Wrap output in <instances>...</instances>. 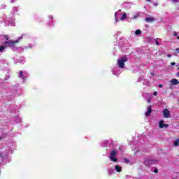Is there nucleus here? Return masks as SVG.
<instances>
[{"mask_svg": "<svg viewBox=\"0 0 179 179\" xmlns=\"http://www.w3.org/2000/svg\"><path fill=\"white\" fill-rule=\"evenodd\" d=\"M171 65H172V66L176 65V62H171Z\"/></svg>", "mask_w": 179, "mask_h": 179, "instance_id": "393cba45", "label": "nucleus"}, {"mask_svg": "<svg viewBox=\"0 0 179 179\" xmlns=\"http://www.w3.org/2000/svg\"><path fill=\"white\" fill-rule=\"evenodd\" d=\"M148 103H150V99L148 100Z\"/></svg>", "mask_w": 179, "mask_h": 179, "instance_id": "7c9ffc66", "label": "nucleus"}, {"mask_svg": "<svg viewBox=\"0 0 179 179\" xmlns=\"http://www.w3.org/2000/svg\"><path fill=\"white\" fill-rule=\"evenodd\" d=\"M20 78L21 79H22L23 80H24L26 79V78H24V76L23 75V71H20Z\"/></svg>", "mask_w": 179, "mask_h": 179, "instance_id": "9d476101", "label": "nucleus"}, {"mask_svg": "<svg viewBox=\"0 0 179 179\" xmlns=\"http://www.w3.org/2000/svg\"><path fill=\"white\" fill-rule=\"evenodd\" d=\"M5 48H6V46H0V52H2Z\"/></svg>", "mask_w": 179, "mask_h": 179, "instance_id": "dca6fc26", "label": "nucleus"}, {"mask_svg": "<svg viewBox=\"0 0 179 179\" xmlns=\"http://www.w3.org/2000/svg\"><path fill=\"white\" fill-rule=\"evenodd\" d=\"M154 173H159V170H157V169H155L154 170Z\"/></svg>", "mask_w": 179, "mask_h": 179, "instance_id": "412c9836", "label": "nucleus"}, {"mask_svg": "<svg viewBox=\"0 0 179 179\" xmlns=\"http://www.w3.org/2000/svg\"><path fill=\"white\" fill-rule=\"evenodd\" d=\"M171 85H179V82L178 80L176 79V78H173L172 80H171Z\"/></svg>", "mask_w": 179, "mask_h": 179, "instance_id": "6e6552de", "label": "nucleus"}, {"mask_svg": "<svg viewBox=\"0 0 179 179\" xmlns=\"http://www.w3.org/2000/svg\"><path fill=\"white\" fill-rule=\"evenodd\" d=\"M0 141H1V138H0Z\"/></svg>", "mask_w": 179, "mask_h": 179, "instance_id": "f704fd0d", "label": "nucleus"}, {"mask_svg": "<svg viewBox=\"0 0 179 179\" xmlns=\"http://www.w3.org/2000/svg\"><path fill=\"white\" fill-rule=\"evenodd\" d=\"M179 143V138H178L176 141L173 142L174 146L177 147L178 146Z\"/></svg>", "mask_w": 179, "mask_h": 179, "instance_id": "4468645a", "label": "nucleus"}, {"mask_svg": "<svg viewBox=\"0 0 179 179\" xmlns=\"http://www.w3.org/2000/svg\"><path fill=\"white\" fill-rule=\"evenodd\" d=\"M151 113H152V106L150 105L147 112L145 113V117H149V115H150Z\"/></svg>", "mask_w": 179, "mask_h": 179, "instance_id": "0eeeda50", "label": "nucleus"}, {"mask_svg": "<svg viewBox=\"0 0 179 179\" xmlns=\"http://www.w3.org/2000/svg\"><path fill=\"white\" fill-rule=\"evenodd\" d=\"M115 169L117 173H121V171H122V168L119 165L115 166Z\"/></svg>", "mask_w": 179, "mask_h": 179, "instance_id": "1a4fd4ad", "label": "nucleus"}, {"mask_svg": "<svg viewBox=\"0 0 179 179\" xmlns=\"http://www.w3.org/2000/svg\"><path fill=\"white\" fill-rule=\"evenodd\" d=\"M159 87H160V88L163 87V85L159 84Z\"/></svg>", "mask_w": 179, "mask_h": 179, "instance_id": "bb28decb", "label": "nucleus"}, {"mask_svg": "<svg viewBox=\"0 0 179 179\" xmlns=\"http://www.w3.org/2000/svg\"><path fill=\"white\" fill-rule=\"evenodd\" d=\"M155 163H157V160L155 159H147L145 161V164L147 166H150L151 164H155Z\"/></svg>", "mask_w": 179, "mask_h": 179, "instance_id": "20e7f679", "label": "nucleus"}, {"mask_svg": "<svg viewBox=\"0 0 179 179\" xmlns=\"http://www.w3.org/2000/svg\"><path fill=\"white\" fill-rule=\"evenodd\" d=\"M169 58H171V55H168Z\"/></svg>", "mask_w": 179, "mask_h": 179, "instance_id": "c85d7f7f", "label": "nucleus"}, {"mask_svg": "<svg viewBox=\"0 0 179 179\" xmlns=\"http://www.w3.org/2000/svg\"><path fill=\"white\" fill-rule=\"evenodd\" d=\"M141 33H142L141 29H137V30H136L135 34H136V36H139V34H141Z\"/></svg>", "mask_w": 179, "mask_h": 179, "instance_id": "ddd939ff", "label": "nucleus"}, {"mask_svg": "<svg viewBox=\"0 0 179 179\" xmlns=\"http://www.w3.org/2000/svg\"><path fill=\"white\" fill-rule=\"evenodd\" d=\"M173 1L175 3H177V2L179 1V0H173Z\"/></svg>", "mask_w": 179, "mask_h": 179, "instance_id": "4be33fe9", "label": "nucleus"}, {"mask_svg": "<svg viewBox=\"0 0 179 179\" xmlns=\"http://www.w3.org/2000/svg\"><path fill=\"white\" fill-rule=\"evenodd\" d=\"M178 40H179V36L177 37Z\"/></svg>", "mask_w": 179, "mask_h": 179, "instance_id": "2f4dec72", "label": "nucleus"}, {"mask_svg": "<svg viewBox=\"0 0 179 179\" xmlns=\"http://www.w3.org/2000/svg\"><path fill=\"white\" fill-rule=\"evenodd\" d=\"M163 115L164 118H171V115L170 114V110H169V109L165 108L163 110Z\"/></svg>", "mask_w": 179, "mask_h": 179, "instance_id": "7ed1b4c3", "label": "nucleus"}, {"mask_svg": "<svg viewBox=\"0 0 179 179\" xmlns=\"http://www.w3.org/2000/svg\"><path fill=\"white\" fill-rule=\"evenodd\" d=\"M115 156H117V150H113L110 152L109 159H110L111 162H115V163L118 162V159L115 158Z\"/></svg>", "mask_w": 179, "mask_h": 179, "instance_id": "f03ea898", "label": "nucleus"}, {"mask_svg": "<svg viewBox=\"0 0 179 179\" xmlns=\"http://www.w3.org/2000/svg\"><path fill=\"white\" fill-rule=\"evenodd\" d=\"M176 52L178 54H179V48H176Z\"/></svg>", "mask_w": 179, "mask_h": 179, "instance_id": "b1692460", "label": "nucleus"}, {"mask_svg": "<svg viewBox=\"0 0 179 179\" xmlns=\"http://www.w3.org/2000/svg\"><path fill=\"white\" fill-rule=\"evenodd\" d=\"M4 38L6 39V40H9V37L8 36H4Z\"/></svg>", "mask_w": 179, "mask_h": 179, "instance_id": "6ab92c4d", "label": "nucleus"}, {"mask_svg": "<svg viewBox=\"0 0 179 179\" xmlns=\"http://www.w3.org/2000/svg\"><path fill=\"white\" fill-rule=\"evenodd\" d=\"M125 19H127V13H124L122 16L120 18V20H125Z\"/></svg>", "mask_w": 179, "mask_h": 179, "instance_id": "f8f14e48", "label": "nucleus"}, {"mask_svg": "<svg viewBox=\"0 0 179 179\" xmlns=\"http://www.w3.org/2000/svg\"><path fill=\"white\" fill-rule=\"evenodd\" d=\"M165 128H167L169 127V124H164Z\"/></svg>", "mask_w": 179, "mask_h": 179, "instance_id": "a878e982", "label": "nucleus"}, {"mask_svg": "<svg viewBox=\"0 0 179 179\" xmlns=\"http://www.w3.org/2000/svg\"><path fill=\"white\" fill-rule=\"evenodd\" d=\"M125 62H128V58H127V57L124 56L122 58H121L120 59H119L117 60V64H118L119 68L124 69V68H125Z\"/></svg>", "mask_w": 179, "mask_h": 179, "instance_id": "f257e3e1", "label": "nucleus"}, {"mask_svg": "<svg viewBox=\"0 0 179 179\" xmlns=\"http://www.w3.org/2000/svg\"><path fill=\"white\" fill-rule=\"evenodd\" d=\"M178 70L179 71V67H178Z\"/></svg>", "mask_w": 179, "mask_h": 179, "instance_id": "473e14b6", "label": "nucleus"}, {"mask_svg": "<svg viewBox=\"0 0 179 179\" xmlns=\"http://www.w3.org/2000/svg\"><path fill=\"white\" fill-rule=\"evenodd\" d=\"M153 95H154V96H157V92L155 91V92H153Z\"/></svg>", "mask_w": 179, "mask_h": 179, "instance_id": "aec40b11", "label": "nucleus"}, {"mask_svg": "<svg viewBox=\"0 0 179 179\" xmlns=\"http://www.w3.org/2000/svg\"><path fill=\"white\" fill-rule=\"evenodd\" d=\"M0 157H1V154H0Z\"/></svg>", "mask_w": 179, "mask_h": 179, "instance_id": "72a5a7b5", "label": "nucleus"}, {"mask_svg": "<svg viewBox=\"0 0 179 179\" xmlns=\"http://www.w3.org/2000/svg\"><path fill=\"white\" fill-rule=\"evenodd\" d=\"M145 21L148 23H153V22H155V17H148L145 19Z\"/></svg>", "mask_w": 179, "mask_h": 179, "instance_id": "423d86ee", "label": "nucleus"}, {"mask_svg": "<svg viewBox=\"0 0 179 179\" xmlns=\"http://www.w3.org/2000/svg\"><path fill=\"white\" fill-rule=\"evenodd\" d=\"M138 17H139V15L136 14L134 17H132L131 19H138Z\"/></svg>", "mask_w": 179, "mask_h": 179, "instance_id": "a211bd4d", "label": "nucleus"}, {"mask_svg": "<svg viewBox=\"0 0 179 179\" xmlns=\"http://www.w3.org/2000/svg\"><path fill=\"white\" fill-rule=\"evenodd\" d=\"M148 2H152V0H147Z\"/></svg>", "mask_w": 179, "mask_h": 179, "instance_id": "c756f323", "label": "nucleus"}, {"mask_svg": "<svg viewBox=\"0 0 179 179\" xmlns=\"http://www.w3.org/2000/svg\"><path fill=\"white\" fill-rule=\"evenodd\" d=\"M173 36H175L176 37H177V36H178V35L177 34V32H174V33H173Z\"/></svg>", "mask_w": 179, "mask_h": 179, "instance_id": "5701e85b", "label": "nucleus"}, {"mask_svg": "<svg viewBox=\"0 0 179 179\" xmlns=\"http://www.w3.org/2000/svg\"><path fill=\"white\" fill-rule=\"evenodd\" d=\"M156 44H157V45H159L160 43H159V42L157 41H156Z\"/></svg>", "mask_w": 179, "mask_h": 179, "instance_id": "cd10ccee", "label": "nucleus"}, {"mask_svg": "<svg viewBox=\"0 0 179 179\" xmlns=\"http://www.w3.org/2000/svg\"><path fill=\"white\" fill-rule=\"evenodd\" d=\"M164 120L159 121V128H164Z\"/></svg>", "mask_w": 179, "mask_h": 179, "instance_id": "9b49d317", "label": "nucleus"}, {"mask_svg": "<svg viewBox=\"0 0 179 179\" xmlns=\"http://www.w3.org/2000/svg\"><path fill=\"white\" fill-rule=\"evenodd\" d=\"M124 162H125V163L128 164L129 163V159H128V158H124Z\"/></svg>", "mask_w": 179, "mask_h": 179, "instance_id": "f3484780", "label": "nucleus"}, {"mask_svg": "<svg viewBox=\"0 0 179 179\" xmlns=\"http://www.w3.org/2000/svg\"><path fill=\"white\" fill-rule=\"evenodd\" d=\"M108 174H109V176H111V174H114V170L113 169H109Z\"/></svg>", "mask_w": 179, "mask_h": 179, "instance_id": "2eb2a0df", "label": "nucleus"}, {"mask_svg": "<svg viewBox=\"0 0 179 179\" xmlns=\"http://www.w3.org/2000/svg\"><path fill=\"white\" fill-rule=\"evenodd\" d=\"M17 43H19L18 40L16 41H6L4 42V44H10L12 47H13V45H15V44H17Z\"/></svg>", "mask_w": 179, "mask_h": 179, "instance_id": "39448f33", "label": "nucleus"}]
</instances>
